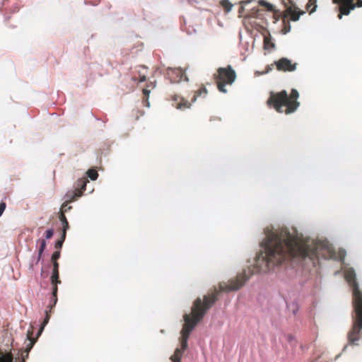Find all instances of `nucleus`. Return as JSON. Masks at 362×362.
I'll list each match as a JSON object with an SVG mask.
<instances>
[{
	"instance_id": "obj_13",
	"label": "nucleus",
	"mask_w": 362,
	"mask_h": 362,
	"mask_svg": "<svg viewBox=\"0 0 362 362\" xmlns=\"http://www.w3.org/2000/svg\"><path fill=\"white\" fill-rule=\"evenodd\" d=\"M156 87V83L155 82H150L147 84V87L146 88L143 89V103L146 107H149V102H148V98L149 94L151 93V90L153 89Z\"/></svg>"
},
{
	"instance_id": "obj_32",
	"label": "nucleus",
	"mask_w": 362,
	"mask_h": 362,
	"mask_svg": "<svg viewBox=\"0 0 362 362\" xmlns=\"http://www.w3.org/2000/svg\"><path fill=\"white\" fill-rule=\"evenodd\" d=\"M260 4H262L264 6H265L267 7V10L268 11H272V4H269V3H264V2H260Z\"/></svg>"
},
{
	"instance_id": "obj_31",
	"label": "nucleus",
	"mask_w": 362,
	"mask_h": 362,
	"mask_svg": "<svg viewBox=\"0 0 362 362\" xmlns=\"http://www.w3.org/2000/svg\"><path fill=\"white\" fill-rule=\"evenodd\" d=\"M57 286H54L53 291H52V295L55 298L54 299V303H56L57 299Z\"/></svg>"
},
{
	"instance_id": "obj_29",
	"label": "nucleus",
	"mask_w": 362,
	"mask_h": 362,
	"mask_svg": "<svg viewBox=\"0 0 362 362\" xmlns=\"http://www.w3.org/2000/svg\"><path fill=\"white\" fill-rule=\"evenodd\" d=\"M53 233H54V230L53 229L50 228V229H47L46 230V235H45V238L46 239H49L50 238L52 235H53Z\"/></svg>"
},
{
	"instance_id": "obj_20",
	"label": "nucleus",
	"mask_w": 362,
	"mask_h": 362,
	"mask_svg": "<svg viewBox=\"0 0 362 362\" xmlns=\"http://www.w3.org/2000/svg\"><path fill=\"white\" fill-rule=\"evenodd\" d=\"M272 47V41L270 35L264 37V49H269Z\"/></svg>"
},
{
	"instance_id": "obj_9",
	"label": "nucleus",
	"mask_w": 362,
	"mask_h": 362,
	"mask_svg": "<svg viewBox=\"0 0 362 362\" xmlns=\"http://www.w3.org/2000/svg\"><path fill=\"white\" fill-rule=\"evenodd\" d=\"M166 76L171 83H179L183 79L187 81L185 71L180 68H170L166 69Z\"/></svg>"
},
{
	"instance_id": "obj_38",
	"label": "nucleus",
	"mask_w": 362,
	"mask_h": 362,
	"mask_svg": "<svg viewBox=\"0 0 362 362\" xmlns=\"http://www.w3.org/2000/svg\"><path fill=\"white\" fill-rule=\"evenodd\" d=\"M30 269H33V265H32L31 264H30Z\"/></svg>"
},
{
	"instance_id": "obj_19",
	"label": "nucleus",
	"mask_w": 362,
	"mask_h": 362,
	"mask_svg": "<svg viewBox=\"0 0 362 362\" xmlns=\"http://www.w3.org/2000/svg\"><path fill=\"white\" fill-rule=\"evenodd\" d=\"M51 282L54 286H57V284H60V281L59 280V272H52Z\"/></svg>"
},
{
	"instance_id": "obj_25",
	"label": "nucleus",
	"mask_w": 362,
	"mask_h": 362,
	"mask_svg": "<svg viewBox=\"0 0 362 362\" xmlns=\"http://www.w3.org/2000/svg\"><path fill=\"white\" fill-rule=\"evenodd\" d=\"M258 302L263 307L264 304H268L269 303V299L266 298L264 296L260 295L258 297Z\"/></svg>"
},
{
	"instance_id": "obj_33",
	"label": "nucleus",
	"mask_w": 362,
	"mask_h": 362,
	"mask_svg": "<svg viewBox=\"0 0 362 362\" xmlns=\"http://www.w3.org/2000/svg\"><path fill=\"white\" fill-rule=\"evenodd\" d=\"M267 104L269 107H272V91L269 93V96L267 99Z\"/></svg>"
},
{
	"instance_id": "obj_14",
	"label": "nucleus",
	"mask_w": 362,
	"mask_h": 362,
	"mask_svg": "<svg viewBox=\"0 0 362 362\" xmlns=\"http://www.w3.org/2000/svg\"><path fill=\"white\" fill-rule=\"evenodd\" d=\"M59 220H60L62 227H63V228H62L63 238H65L66 230L69 228V223H68V221H67L64 214L62 213L59 216Z\"/></svg>"
},
{
	"instance_id": "obj_10",
	"label": "nucleus",
	"mask_w": 362,
	"mask_h": 362,
	"mask_svg": "<svg viewBox=\"0 0 362 362\" xmlns=\"http://www.w3.org/2000/svg\"><path fill=\"white\" fill-rule=\"evenodd\" d=\"M278 71H293L296 69V63H292L291 60L287 58H281L274 62Z\"/></svg>"
},
{
	"instance_id": "obj_28",
	"label": "nucleus",
	"mask_w": 362,
	"mask_h": 362,
	"mask_svg": "<svg viewBox=\"0 0 362 362\" xmlns=\"http://www.w3.org/2000/svg\"><path fill=\"white\" fill-rule=\"evenodd\" d=\"M60 257V251L57 250L54 252L52 255V261H57V259H59Z\"/></svg>"
},
{
	"instance_id": "obj_8",
	"label": "nucleus",
	"mask_w": 362,
	"mask_h": 362,
	"mask_svg": "<svg viewBox=\"0 0 362 362\" xmlns=\"http://www.w3.org/2000/svg\"><path fill=\"white\" fill-rule=\"evenodd\" d=\"M334 4H339V13L338 18L341 19L343 15L347 16L356 7H362V0H332Z\"/></svg>"
},
{
	"instance_id": "obj_26",
	"label": "nucleus",
	"mask_w": 362,
	"mask_h": 362,
	"mask_svg": "<svg viewBox=\"0 0 362 362\" xmlns=\"http://www.w3.org/2000/svg\"><path fill=\"white\" fill-rule=\"evenodd\" d=\"M65 238H63V233L62 234V238L60 240H58L55 243V248L59 250L61 247H62L63 243L64 241Z\"/></svg>"
},
{
	"instance_id": "obj_18",
	"label": "nucleus",
	"mask_w": 362,
	"mask_h": 362,
	"mask_svg": "<svg viewBox=\"0 0 362 362\" xmlns=\"http://www.w3.org/2000/svg\"><path fill=\"white\" fill-rule=\"evenodd\" d=\"M86 174L91 180H96L98 177V174L95 169L88 170Z\"/></svg>"
},
{
	"instance_id": "obj_11",
	"label": "nucleus",
	"mask_w": 362,
	"mask_h": 362,
	"mask_svg": "<svg viewBox=\"0 0 362 362\" xmlns=\"http://www.w3.org/2000/svg\"><path fill=\"white\" fill-rule=\"evenodd\" d=\"M88 182V180L86 178L79 179L78 180V186L80 189H76L74 191L69 192L66 194V197L69 199H73L75 197H79L82 195V192L86 189V186Z\"/></svg>"
},
{
	"instance_id": "obj_35",
	"label": "nucleus",
	"mask_w": 362,
	"mask_h": 362,
	"mask_svg": "<svg viewBox=\"0 0 362 362\" xmlns=\"http://www.w3.org/2000/svg\"><path fill=\"white\" fill-rule=\"evenodd\" d=\"M287 339L291 344L296 342L295 338L292 335H288Z\"/></svg>"
},
{
	"instance_id": "obj_23",
	"label": "nucleus",
	"mask_w": 362,
	"mask_h": 362,
	"mask_svg": "<svg viewBox=\"0 0 362 362\" xmlns=\"http://www.w3.org/2000/svg\"><path fill=\"white\" fill-rule=\"evenodd\" d=\"M180 351L177 349L175 354L171 356L172 362H180Z\"/></svg>"
},
{
	"instance_id": "obj_30",
	"label": "nucleus",
	"mask_w": 362,
	"mask_h": 362,
	"mask_svg": "<svg viewBox=\"0 0 362 362\" xmlns=\"http://www.w3.org/2000/svg\"><path fill=\"white\" fill-rule=\"evenodd\" d=\"M5 209H6V204L4 202H1L0 203V217L3 214Z\"/></svg>"
},
{
	"instance_id": "obj_12",
	"label": "nucleus",
	"mask_w": 362,
	"mask_h": 362,
	"mask_svg": "<svg viewBox=\"0 0 362 362\" xmlns=\"http://www.w3.org/2000/svg\"><path fill=\"white\" fill-rule=\"evenodd\" d=\"M173 100L175 102L173 105H174L177 109L183 110L189 108L191 105L187 100H185L183 98L177 95H174L173 97Z\"/></svg>"
},
{
	"instance_id": "obj_22",
	"label": "nucleus",
	"mask_w": 362,
	"mask_h": 362,
	"mask_svg": "<svg viewBox=\"0 0 362 362\" xmlns=\"http://www.w3.org/2000/svg\"><path fill=\"white\" fill-rule=\"evenodd\" d=\"M207 94V90L205 87H201L197 91L195 92L193 100H195L197 97L204 95V96Z\"/></svg>"
},
{
	"instance_id": "obj_5",
	"label": "nucleus",
	"mask_w": 362,
	"mask_h": 362,
	"mask_svg": "<svg viewBox=\"0 0 362 362\" xmlns=\"http://www.w3.org/2000/svg\"><path fill=\"white\" fill-rule=\"evenodd\" d=\"M298 97L299 93L296 89L291 90L290 95H288L286 90L273 93V107L281 113L294 112L300 105V103L297 100Z\"/></svg>"
},
{
	"instance_id": "obj_3",
	"label": "nucleus",
	"mask_w": 362,
	"mask_h": 362,
	"mask_svg": "<svg viewBox=\"0 0 362 362\" xmlns=\"http://www.w3.org/2000/svg\"><path fill=\"white\" fill-rule=\"evenodd\" d=\"M344 277L352 289L354 308L352 327L348 332L347 338L349 344L358 345L357 341L362 334V291L359 288L353 268H349L344 272Z\"/></svg>"
},
{
	"instance_id": "obj_24",
	"label": "nucleus",
	"mask_w": 362,
	"mask_h": 362,
	"mask_svg": "<svg viewBox=\"0 0 362 362\" xmlns=\"http://www.w3.org/2000/svg\"><path fill=\"white\" fill-rule=\"evenodd\" d=\"M270 69H271L270 65H267V66L265 67V69L263 71H256L255 72V76H259L268 74L269 72Z\"/></svg>"
},
{
	"instance_id": "obj_27",
	"label": "nucleus",
	"mask_w": 362,
	"mask_h": 362,
	"mask_svg": "<svg viewBox=\"0 0 362 362\" xmlns=\"http://www.w3.org/2000/svg\"><path fill=\"white\" fill-rule=\"evenodd\" d=\"M48 321H49V317L47 315L45 319L44 320V322H43L42 325H41V327L40 328V330L38 332V335L41 334V333L43 331L45 325L48 323Z\"/></svg>"
},
{
	"instance_id": "obj_36",
	"label": "nucleus",
	"mask_w": 362,
	"mask_h": 362,
	"mask_svg": "<svg viewBox=\"0 0 362 362\" xmlns=\"http://www.w3.org/2000/svg\"><path fill=\"white\" fill-rule=\"evenodd\" d=\"M53 267H54L53 271L58 272L59 264L57 262V261H53Z\"/></svg>"
},
{
	"instance_id": "obj_15",
	"label": "nucleus",
	"mask_w": 362,
	"mask_h": 362,
	"mask_svg": "<svg viewBox=\"0 0 362 362\" xmlns=\"http://www.w3.org/2000/svg\"><path fill=\"white\" fill-rule=\"evenodd\" d=\"M317 0H308V4H306V10L310 13L312 14L316 11L317 8Z\"/></svg>"
},
{
	"instance_id": "obj_2",
	"label": "nucleus",
	"mask_w": 362,
	"mask_h": 362,
	"mask_svg": "<svg viewBox=\"0 0 362 362\" xmlns=\"http://www.w3.org/2000/svg\"><path fill=\"white\" fill-rule=\"evenodd\" d=\"M272 257V233L269 228L265 230V238L260 243V251L255 261V267L252 270H245L235 280L229 284H221V291L230 292L240 289L249 279L250 276L255 272L267 273L270 270V261Z\"/></svg>"
},
{
	"instance_id": "obj_1",
	"label": "nucleus",
	"mask_w": 362,
	"mask_h": 362,
	"mask_svg": "<svg viewBox=\"0 0 362 362\" xmlns=\"http://www.w3.org/2000/svg\"><path fill=\"white\" fill-rule=\"evenodd\" d=\"M278 252L284 257L288 255L292 257H308L313 261L320 257L337 259L344 257V254L341 255L340 251L337 255L327 241L309 243L300 238L296 232L291 233L287 230H281L279 234L273 230V260Z\"/></svg>"
},
{
	"instance_id": "obj_7",
	"label": "nucleus",
	"mask_w": 362,
	"mask_h": 362,
	"mask_svg": "<svg viewBox=\"0 0 362 362\" xmlns=\"http://www.w3.org/2000/svg\"><path fill=\"white\" fill-rule=\"evenodd\" d=\"M214 78L217 85L218 90L221 93H226V85H231L236 78L235 71L230 65L226 67H220L217 69L216 73L214 74Z\"/></svg>"
},
{
	"instance_id": "obj_6",
	"label": "nucleus",
	"mask_w": 362,
	"mask_h": 362,
	"mask_svg": "<svg viewBox=\"0 0 362 362\" xmlns=\"http://www.w3.org/2000/svg\"><path fill=\"white\" fill-rule=\"evenodd\" d=\"M281 2L286 9L284 12H280L273 6V19L275 21L282 20L284 27L281 29V33L286 34L291 30L288 17H290L291 21H297L300 16L305 14V12L300 10L292 0H281Z\"/></svg>"
},
{
	"instance_id": "obj_37",
	"label": "nucleus",
	"mask_w": 362,
	"mask_h": 362,
	"mask_svg": "<svg viewBox=\"0 0 362 362\" xmlns=\"http://www.w3.org/2000/svg\"><path fill=\"white\" fill-rule=\"evenodd\" d=\"M33 344H34V341L31 339H30V346L29 348V350L31 349V347L33 346Z\"/></svg>"
},
{
	"instance_id": "obj_4",
	"label": "nucleus",
	"mask_w": 362,
	"mask_h": 362,
	"mask_svg": "<svg viewBox=\"0 0 362 362\" xmlns=\"http://www.w3.org/2000/svg\"><path fill=\"white\" fill-rule=\"evenodd\" d=\"M216 299L215 295L211 296H205L203 302L200 298H198L195 300L194 306L192 308V317L189 314L184 315L185 324L182 330L181 340L182 350L187 347V339L191 332L197 323L203 318L206 310L216 302Z\"/></svg>"
},
{
	"instance_id": "obj_17",
	"label": "nucleus",
	"mask_w": 362,
	"mask_h": 362,
	"mask_svg": "<svg viewBox=\"0 0 362 362\" xmlns=\"http://www.w3.org/2000/svg\"><path fill=\"white\" fill-rule=\"evenodd\" d=\"M221 5L226 12H229L233 7V4L228 0H222Z\"/></svg>"
},
{
	"instance_id": "obj_34",
	"label": "nucleus",
	"mask_w": 362,
	"mask_h": 362,
	"mask_svg": "<svg viewBox=\"0 0 362 362\" xmlns=\"http://www.w3.org/2000/svg\"><path fill=\"white\" fill-rule=\"evenodd\" d=\"M139 76H140L139 82H144L146 80V76L145 74H141L139 73Z\"/></svg>"
},
{
	"instance_id": "obj_16",
	"label": "nucleus",
	"mask_w": 362,
	"mask_h": 362,
	"mask_svg": "<svg viewBox=\"0 0 362 362\" xmlns=\"http://www.w3.org/2000/svg\"><path fill=\"white\" fill-rule=\"evenodd\" d=\"M0 362H13L12 354L0 353Z\"/></svg>"
},
{
	"instance_id": "obj_21",
	"label": "nucleus",
	"mask_w": 362,
	"mask_h": 362,
	"mask_svg": "<svg viewBox=\"0 0 362 362\" xmlns=\"http://www.w3.org/2000/svg\"><path fill=\"white\" fill-rule=\"evenodd\" d=\"M46 247V240H40V246L38 250L37 262L40 259L42 252H44Z\"/></svg>"
}]
</instances>
